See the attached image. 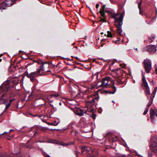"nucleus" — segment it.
Segmentation results:
<instances>
[{
    "instance_id": "43",
    "label": "nucleus",
    "mask_w": 157,
    "mask_h": 157,
    "mask_svg": "<svg viewBox=\"0 0 157 157\" xmlns=\"http://www.w3.org/2000/svg\"><path fill=\"white\" fill-rule=\"evenodd\" d=\"M44 129H46V130H48V128H43L42 130L43 131H44Z\"/></svg>"
},
{
    "instance_id": "24",
    "label": "nucleus",
    "mask_w": 157,
    "mask_h": 157,
    "mask_svg": "<svg viewBox=\"0 0 157 157\" xmlns=\"http://www.w3.org/2000/svg\"><path fill=\"white\" fill-rule=\"evenodd\" d=\"M107 37H112V35L111 33V32H110L109 31H108L107 32Z\"/></svg>"
},
{
    "instance_id": "59",
    "label": "nucleus",
    "mask_w": 157,
    "mask_h": 157,
    "mask_svg": "<svg viewBox=\"0 0 157 157\" xmlns=\"http://www.w3.org/2000/svg\"><path fill=\"white\" fill-rule=\"evenodd\" d=\"M51 105V106H53V105Z\"/></svg>"
},
{
    "instance_id": "22",
    "label": "nucleus",
    "mask_w": 157,
    "mask_h": 157,
    "mask_svg": "<svg viewBox=\"0 0 157 157\" xmlns=\"http://www.w3.org/2000/svg\"><path fill=\"white\" fill-rule=\"evenodd\" d=\"M103 18H101V17H99V18L100 19L99 20V21H102L103 22H106V20L105 18V17H103Z\"/></svg>"
},
{
    "instance_id": "1",
    "label": "nucleus",
    "mask_w": 157,
    "mask_h": 157,
    "mask_svg": "<svg viewBox=\"0 0 157 157\" xmlns=\"http://www.w3.org/2000/svg\"><path fill=\"white\" fill-rule=\"evenodd\" d=\"M10 78V79L4 82L0 86V92L3 93L0 99V104H6L7 103L6 101L2 98L9 95H10H10L14 93V86L16 85L18 83L19 80L17 77L12 76Z\"/></svg>"
},
{
    "instance_id": "5",
    "label": "nucleus",
    "mask_w": 157,
    "mask_h": 157,
    "mask_svg": "<svg viewBox=\"0 0 157 157\" xmlns=\"http://www.w3.org/2000/svg\"><path fill=\"white\" fill-rule=\"evenodd\" d=\"M35 62L37 63L39 65H40L39 69L38 70L40 73L41 72H51L50 69L51 67L50 65L47 62H44L43 61L38 59L36 60H35Z\"/></svg>"
},
{
    "instance_id": "50",
    "label": "nucleus",
    "mask_w": 157,
    "mask_h": 157,
    "mask_svg": "<svg viewBox=\"0 0 157 157\" xmlns=\"http://www.w3.org/2000/svg\"><path fill=\"white\" fill-rule=\"evenodd\" d=\"M112 101V102L113 103H115V102L114 101Z\"/></svg>"
},
{
    "instance_id": "21",
    "label": "nucleus",
    "mask_w": 157,
    "mask_h": 157,
    "mask_svg": "<svg viewBox=\"0 0 157 157\" xmlns=\"http://www.w3.org/2000/svg\"><path fill=\"white\" fill-rule=\"evenodd\" d=\"M99 13H100L101 16L102 17H105V14L104 12V11H100L99 12H98L97 13V14H99Z\"/></svg>"
},
{
    "instance_id": "11",
    "label": "nucleus",
    "mask_w": 157,
    "mask_h": 157,
    "mask_svg": "<svg viewBox=\"0 0 157 157\" xmlns=\"http://www.w3.org/2000/svg\"><path fill=\"white\" fill-rule=\"evenodd\" d=\"M114 77L115 78V80L118 85H122L125 82L126 78L125 77L117 76V77Z\"/></svg>"
},
{
    "instance_id": "15",
    "label": "nucleus",
    "mask_w": 157,
    "mask_h": 157,
    "mask_svg": "<svg viewBox=\"0 0 157 157\" xmlns=\"http://www.w3.org/2000/svg\"><path fill=\"white\" fill-rule=\"evenodd\" d=\"M79 126L81 127V128H87L86 126H88L86 121H84L83 119H80L79 122Z\"/></svg>"
},
{
    "instance_id": "16",
    "label": "nucleus",
    "mask_w": 157,
    "mask_h": 157,
    "mask_svg": "<svg viewBox=\"0 0 157 157\" xmlns=\"http://www.w3.org/2000/svg\"><path fill=\"white\" fill-rule=\"evenodd\" d=\"M14 1V0H6L4 2L7 6H10L13 4Z\"/></svg>"
},
{
    "instance_id": "10",
    "label": "nucleus",
    "mask_w": 157,
    "mask_h": 157,
    "mask_svg": "<svg viewBox=\"0 0 157 157\" xmlns=\"http://www.w3.org/2000/svg\"><path fill=\"white\" fill-rule=\"evenodd\" d=\"M144 66L145 71L147 73H148L151 69V61L147 59L144 60Z\"/></svg>"
},
{
    "instance_id": "42",
    "label": "nucleus",
    "mask_w": 157,
    "mask_h": 157,
    "mask_svg": "<svg viewBox=\"0 0 157 157\" xmlns=\"http://www.w3.org/2000/svg\"><path fill=\"white\" fill-rule=\"evenodd\" d=\"M43 121V122H44V121ZM46 123H47L48 125H51V123H48V122H46Z\"/></svg>"
},
{
    "instance_id": "19",
    "label": "nucleus",
    "mask_w": 157,
    "mask_h": 157,
    "mask_svg": "<svg viewBox=\"0 0 157 157\" xmlns=\"http://www.w3.org/2000/svg\"><path fill=\"white\" fill-rule=\"evenodd\" d=\"M86 128H82L81 129V130L83 132L85 133H86V132H90V130L89 129V127H88L86 126Z\"/></svg>"
},
{
    "instance_id": "31",
    "label": "nucleus",
    "mask_w": 157,
    "mask_h": 157,
    "mask_svg": "<svg viewBox=\"0 0 157 157\" xmlns=\"http://www.w3.org/2000/svg\"><path fill=\"white\" fill-rule=\"evenodd\" d=\"M120 66H121L122 68H125L126 67V64H121Z\"/></svg>"
},
{
    "instance_id": "38",
    "label": "nucleus",
    "mask_w": 157,
    "mask_h": 157,
    "mask_svg": "<svg viewBox=\"0 0 157 157\" xmlns=\"http://www.w3.org/2000/svg\"><path fill=\"white\" fill-rule=\"evenodd\" d=\"M75 155L76 156V157H78V154L77 152L76 151H75Z\"/></svg>"
},
{
    "instance_id": "46",
    "label": "nucleus",
    "mask_w": 157,
    "mask_h": 157,
    "mask_svg": "<svg viewBox=\"0 0 157 157\" xmlns=\"http://www.w3.org/2000/svg\"><path fill=\"white\" fill-rule=\"evenodd\" d=\"M37 133H38V132H35L34 133V136H35V135H36V134Z\"/></svg>"
},
{
    "instance_id": "25",
    "label": "nucleus",
    "mask_w": 157,
    "mask_h": 157,
    "mask_svg": "<svg viewBox=\"0 0 157 157\" xmlns=\"http://www.w3.org/2000/svg\"><path fill=\"white\" fill-rule=\"evenodd\" d=\"M59 94H53L51 95L50 96L51 97V98H52L53 97H58L59 96Z\"/></svg>"
},
{
    "instance_id": "12",
    "label": "nucleus",
    "mask_w": 157,
    "mask_h": 157,
    "mask_svg": "<svg viewBox=\"0 0 157 157\" xmlns=\"http://www.w3.org/2000/svg\"><path fill=\"white\" fill-rule=\"evenodd\" d=\"M145 51H148L150 53H153L156 51V46L154 45H150L144 48Z\"/></svg>"
},
{
    "instance_id": "56",
    "label": "nucleus",
    "mask_w": 157,
    "mask_h": 157,
    "mask_svg": "<svg viewBox=\"0 0 157 157\" xmlns=\"http://www.w3.org/2000/svg\"><path fill=\"white\" fill-rule=\"evenodd\" d=\"M33 116H34V117H36V116L37 115H34Z\"/></svg>"
},
{
    "instance_id": "37",
    "label": "nucleus",
    "mask_w": 157,
    "mask_h": 157,
    "mask_svg": "<svg viewBox=\"0 0 157 157\" xmlns=\"http://www.w3.org/2000/svg\"><path fill=\"white\" fill-rule=\"evenodd\" d=\"M99 6V4H97L96 5V7L97 8H98Z\"/></svg>"
},
{
    "instance_id": "34",
    "label": "nucleus",
    "mask_w": 157,
    "mask_h": 157,
    "mask_svg": "<svg viewBox=\"0 0 157 157\" xmlns=\"http://www.w3.org/2000/svg\"><path fill=\"white\" fill-rule=\"evenodd\" d=\"M145 16L146 18H147L150 19L151 17V16H148L147 14H145Z\"/></svg>"
},
{
    "instance_id": "36",
    "label": "nucleus",
    "mask_w": 157,
    "mask_h": 157,
    "mask_svg": "<svg viewBox=\"0 0 157 157\" xmlns=\"http://www.w3.org/2000/svg\"><path fill=\"white\" fill-rule=\"evenodd\" d=\"M44 155L45 157H50V156L49 155L47 154H45Z\"/></svg>"
},
{
    "instance_id": "51",
    "label": "nucleus",
    "mask_w": 157,
    "mask_h": 157,
    "mask_svg": "<svg viewBox=\"0 0 157 157\" xmlns=\"http://www.w3.org/2000/svg\"><path fill=\"white\" fill-rule=\"evenodd\" d=\"M3 55L2 54H1L0 55V57H1L2 56H3Z\"/></svg>"
},
{
    "instance_id": "52",
    "label": "nucleus",
    "mask_w": 157,
    "mask_h": 157,
    "mask_svg": "<svg viewBox=\"0 0 157 157\" xmlns=\"http://www.w3.org/2000/svg\"><path fill=\"white\" fill-rule=\"evenodd\" d=\"M117 40H119L120 41V38H118Z\"/></svg>"
},
{
    "instance_id": "20",
    "label": "nucleus",
    "mask_w": 157,
    "mask_h": 157,
    "mask_svg": "<svg viewBox=\"0 0 157 157\" xmlns=\"http://www.w3.org/2000/svg\"><path fill=\"white\" fill-rule=\"evenodd\" d=\"M155 39V36L154 35H151L148 38V41L150 43H151Z\"/></svg>"
},
{
    "instance_id": "54",
    "label": "nucleus",
    "mask_w": 157,
    "mask_h": 157,
    "mask_svg": "<svg viewBox=\"0 0 157 157\" xmlns=\"http://www.w3.org/2000/svg\"><path fill=\"white\" fill-rule=\"evenodd\" d=\"M89 9H90V8H89ZM90 11L92 13V10H90Z\"/></svg>"
},
{
    "instance_id": "32",
    "label": "nucleus",
    "mask_w": 157,
    "mask_h": 157,
    "mask_svg": "<svg viewBox=\"0 0 157 157\" xmlns=\"http://www.w3.org/2000/svg\"><path fill=\"white\" fill-rule=\"evenodd\" d=\"M74 144V141H73V142H68L67 143V145H72V144Z\"/></svg>"
},
{
    "instance_id": "30",
    "label": "nucleus",
    "mask_w": 157,
    "mask_h": 157,
    "mask_svg": "<svg viewBox=\"0 0 157 157\" xmlns=\"http://www.w3.org/2000/svg\"><path fill=\"white\" fill-rule=\"evenodd\" d=\"M15 99H16L15 98H13V99H10V101H9V103H10V104H11L12 102H13L14 100H15Z\"/></svg>"
},
{
    "instance_id": "3",
    "label": "nucleus",
    "mask_w": 157,
    "mask_h": 157,
    "mask_svg": "<svg viewBox=\"0 0 157 157\" xmlns=\"http://www.w3.org/2000/svg\"><path fill=\"white\" fill-rule=\"evenodd\" d=\"M100 87H102L103 89L111 87L113 90L112 92L113 94L115 92L116 89L114 86V81L112 80L110 77H106L102 78L101 85H98V84H92L88 86L85 90V92L86 94H89Z\"/></svg>"
},
{
    "instance_id": "29",
    "label": "nucleus",
    "mask_w": 157,
    "mask_h": 157,
    "mask_svg": "<svg viewBox=\"0 0 157 157\" xmlns=\"http://www.w3.org/2000/svg\"><path fill=\"white\" fill-rule=\"evenodd\" d=\"M5 134H6L8 136H10V134H9L8 133H7L6 132H3V133L0 134V136L2 135H4Z\"/></svg>"
},
{
    "instance_id": "18",
    "label": "nucleus",
    "mask_w": 157,
    "mask_h": 157,
    "mask_svg": "<svg viewBox=\"0 0 157 157\" xmlns=\"http://www.w3.org/2000/svg\"><path fill=\"white\" fill-rule=\"evenodd\" d=\"M142 1H141L140 2L138 3V7L139 10V13L140 14L143 15H144V12L143 11L141 10V5Z\"/></svg>"
},
{
    "instance_id": "55",
    "label": "nucleus",
    "mask_w": 157,
    "mask_h": 157,
    "mask_svg": "<svg viewBox=\"0 0 157 157\" xmlns=\"http://www.w3.org/2000/svg\"><path fill=\"white\" fill-rule=\"evenodd\" d=\"M93 24H94V21H93Z\"/></svg>"
},
{
    "instance_id": "35",
    "label": "nucleus",
    "mask_w": 157,
    "mask_h": 157,
    "mask_svg": "<svg viewBox=\"0 0 157 157\" xmlns=\"http://www.w3.org/2000/svg\"><path fill=\"white\" fill-rule=\"evenodd\" d=\"M61 145L63 146H66L68 145H67V143H62V144H61Z\"/></svg>"
},
{
    "instance_id": "2",
    "label": "nucleus",
    "mask_w": 157,
    "mask_h": 157,
    "mask_svg": "<svg viewBox=\"0 0 157 157\" xmlns=\"http://www.w3.org/2000/svg\"><path fill=\"white\" fill-rule=\"evenodd\" d=\"M87 98L89 99L86 103V106L87 108V110L79 108H77L74 111V112L76 115L82 116H83L84 114L86 113L87 111L93 112L94 111V104L98 101L99 98L98 94L95 93L91 95H88Z\"/></svg>"
},
{
    "instance_id": "4",
    "label": "nucleus",
    "mask_w": 157,
    "mask_h": 157,
    "mask_svg": "<svg viewBox=\"0 0 157 157\" xmlns=\"http://www.w3.org/2000/svg\"><path fill=\"white\" fill-rule=\"evenodd\" d=\"M119 13H112L111 14V17L115 19V25L117 28V34L119 36L122 35L121 33L122 31L121 26L123 24V13H121L119 17L117 16Z\"/></svg>"
},
{
    "instance_id": "39",
    "label": "nucleus",
    "mask_w": 157,
    "mask_h": 157,
    "mask_svg": "<svg viewBox=\"0 0 157 157\" xmlns=\"http://www.w3.org/2000/svg\"><path fill=\"white\" fill-rule=\"evenodd\" d=\"M119 40H116V41L115 42V44H118V42H119Z\"/></svg>"
},
{
    "instance_id": "60",
    "label": "nucleus",
    "mask_w": 157,
    "mask_h": 157,
    "mask_svg": "<svg viewBox=\"0 0 157 157\" xmlns=\"http://www.w3.org/2000/svg\"><path fill=\"white\" fill-rule=\"evenodd\" d=\"M7 140H10V139H7Z\"/></svg>"
},
{
    "instance_id": "6",
    "label": "nucleus",
    "mask_w": 157,
    "mask_h": 157,
    "mask_svg": "<svg viewBox=\"0 0 157 157\" xmlns=\"http://www.w3.org/2000/svg\"><path fill=\"white\" fill-rule=\"evenodd\" d=\"M81 150L82 154H87L88 157H98V153L95 151H94L89 147H81Z\"/></svg>"
},
{
    "instance_id": "13",
    "label": "nucleus",
    "mask_w": 157,
    "mask_h": 157,
    "mask_svg": "<svg viewBox=\"0 0 157 157\" xmlns=\"http://www.w3.org/2000/svg\"><path fill=\"white\" fill-rule=\"evenodd\" d=\"M116 74V75L115 77H117V76H118L122 77H125L126 75V72L121 69L116 70L113 73V74Z\"/></svg>"
},
{
    "instance_id": "58",
    "label": "nucleus",
    "mask_w": 157,
    "mask_h": 157,
    "mask_svg": "<svg viewBox=\"0 0 157 157\" xmlns=\"http://www.w3.org/2000/svg\"><path fill=\"white\" fill-rule=\"evenodd\" d=\"M41 116H39V117H41Z\"/></svg>"
},
{
    "instance_id": "26",
    "label": "nucleus",
    "mask_w": 157,
    "mask_h": 157,
    "mask_svg": "<svg viewBox=\"0 0 157 157\" xmlns=\"http://www.w3.org/2000/svg\"><path fill=\"white\" fill-rule=\"evenodd\" d=\"M151 100L150 102H149L148 104L147 105V106L146 108H148V109H149L150 106L151 105V103L152 102V100Z\"/></svg>"
},
{
    "instance_id": "53",
    "label": "nucleus",
    "mask_w": 157,
    "mask_h": 157,
    "mask_svg": "<svg viewBox=\"0 0 157 157\" xmlns=\"http://www.w3.org/2000/svg\"><path fill=\"white\" fill-rule=\"evenodd\" d=\"M2 59L0 58V62H1Z\"/></svg>"
},
{
    "instance_id": "49",
    "label": "nucleus",
    "mask_w": 157,
    "mask_h": 157,
    "mask_svg": "<svg viewBox=\"0 0 157 157\" xmlns=\"http://www.w3.org/2000/svg\"><path fill=\"white\" fill-rule=\"evenodd\" d=\"M9 137H11V138H13V137H14V135H13L12 136H9Z\"/></svg>"
},
{
    "instance_id": "48",
    "label": "nucleus",
    "mask_w": 157,
    "mask_h": 157,
    "mask_svg": "<svg viewBox=\"0 0 157 157\" xmlns=\"http://www.w3.org/2000/svg\"><path fill=\"white\" fill-rule=\"evenodd\" d=\"M155 72L156 73H157V68H156V69L155 70Z\"/></svg>"
},
{
    "instance_id": "28",
    "label": "nucleus",
    "mask_w": 157,
    "mask_h": 157,
    "mask_svg": "<svg viewBox=\"0 0 157 157\" xmlns=\"http://www.w3.org/2000/svg\"><path fill=\"white\" fill-rule=\"evenodd\" d=\"M148 110V108H146L145 110L144 111L143 113L144 115H145L147 113Z\"/></svg>"
},
{
    "instance_id": "44",
    "label": "nucleus",
    "mask_w": 157,
    "mask_h": 157,
    "mask_svg": "<svg viewBox=\"0 0 157 157\" xmlns=\"http://www.w3.org/2000/svg\"><path fill=\"white\" fill-rule=\"evenodd\" d=\"M25 147H27V148H30V147H31L30 146H27L26 145H25Z\"/></svg>"
},
{
    "instance_id": "45",
    "label": "nucleus",
    "mask_w": 157,
    "mask_h": 157,
    "mask_svg": "<svg viewBox=\"0 0 157 157\" xmlns=\"http://www.w3.org/2000/svg\"><path fill=\"white\" fill-rule=\"evenodd\" d=\"M14 131V130L11 129H10V132H12L13 131Z\"/></svg>"
},
{
    "instance_id": "47",
    "label": "nucleus",
    "mask_w": 157,
    "mask_h": 157,
    "mask_svg": "<svg viewBox=\"0 0 157 157\" xmlns=\"http://www.w3.org/2000/svg\"><path fill=\"white\" fill-rule=\"evenodd\" d=\"M33 128H31L29 130V132H31L32 131V129Z\"/></svg>"
},
{
    "instance_id": "27",
    "label": "nucleus",
    "mask_w": 157,
    "mask_h": 157,
    "mask_svg": "<svg viewBox=\"0 0 157 157\" xmlns=\"http://www.w3.org/2000/svg\"><path fill=\"white\" fill-rule=\"evenodd\" d=\"M105 5H103L102 6V7L100 9V11H105Z\"/></svg>"
},
{
    "instance_id": "17",
    "label": "nucleus",
    "mask_w": 157,
    "mask_h": 157,
    "mask_svg": "<svg viewBox=\"0 0 157 157\" xmlns=\"http://www.w3.org/2000/svg\"><path fill=\"white\" fill-rule=\"evenodd\" d=\"M157 87H155L151 95L150 100H152V101H153V98L154 97L155 93L157 91Z\"/></svg>"
},
{
    "instance_id": "7",
    "label": "nucleus",
    "mask_w": 157,
    "mask_h": 157,
    "mask_svg": "<svg viewBox=\"0 0 157 157\" xmlns=\"http://www.w3.org/2000/svg\"><path fill=\"white\" fill-rule=\"evenodd\" d=\"M150 147L151 151L157 155V136H152L151 139Z\"/></svg>"
},
{
    "instance_id": "40",
    "label": "nucleus",
    "mask_w": 157,
    "mask_h": 157,
    "mask_svg": "<svg viewBox=\"0 0 157 157\" xmlns=\"http://www.w3.org/2000/svg\"><path fill=\"white\" fill-rule=\"evenodd\" d=\"M57 141V140H53L52 142V143H56V142Z\"/></svg>"
},
{
    "instance_id": "9",
    "label": "nucleus",
    "mask_w": 157,
    "mask_h": 157,
    "mask_svg": "<svg viewBox=\"0 0 157 157\" xmlns=\"http://www.w3.org/2000/svg\"><path fill=\"white\" fill-rule=\"evenodd\" d=\"M142 86H143L145 87V94L147 96V98L148 99L149 97L148 95L150 94V92L147 83L144 75H143L142 76Z\"/></svg>"
},
{
    "instance_id": "8",
    "label": "nucleus",
    "mask_w": 157,
    "mask_h": 157,
    "mask_svg": "<svg viewBox=\"0 0 157 157\" xmlns=\"http://www.w3.org/2000/svg\"><path fill=\"white\" fill-rule=\"evenodd\" d=\"M37 70V71L32 72L30 73H28L26 74L27 77L30 78L31 81L34 82L36 81V78L38 76H41L42 74L38 71Z\"/></svg>"
},
{
    "instance_id": "14",
    "label": "nucleus",
    "mask_w": 157,
    "mask_h": 157,
    "mask_svg": "<svg viewBox=\"0 0 157 157\" xmlns=\"http://www.w3.org/2000/svg\"><path fill=\"white\" fill-rule=\"evenodd\" d=\"M155 115L157 117V110L155 109L154 110L151 109L150 111V118L152 122L154 124L155 123V121L154 120L155 118Z\"/></svg>"
},
{
    "instance_id": "57",
    "label": "nucleus",
    "mask_w": 157,
    "mask_h": 157,
    "mask_svg": "<svg viewBox=\"0 0 157 157\" xmlns=\"http://www.w3.org/2000/svg\"><path fill=\"white\" fill-rule=\"evenodd\" d=\"M76 59H78V57H76Z\"/></svg>"
},
{
    "instance_id": "41",
    "label": "nucleus",
    "mask_w": 157,
    "mask_h": 157,
    "mask_svg": "<svg viewBox=\"0 0 157 157\" xmlns=\"http://www.w3.org/2000/svg\"><path fill=\"white\" fill-rule=\"evenodd\" d=\"M57 125V124H54V123H51V125Z\"/></svg>"
},
{
    "instance_id": "33",
    "label": "nucleus",
    "mask_w": 157,
    "mask_h": 157,
    "mask_svg": "<svg viewBox=\"0 0 157 157\" xmlns=\"http://www.w3.org/2000/svg\"><path fill=\"white\" fill-rule=\"evenodd\" d=\"M96 115L94 113H93L92 116V117L93 119H95L96 117Z\"/></svg>"
},
{
    "instance_id": "23",
    "label": "nucleus",
    "mask_w": 157,
    "mask_h": 157,
    "mask_svg": "<svg viewBox=\"0 0 157 157\" xmlns=\"http://www.w3.org/2000/svg\"><path fill=\"white\" fill-rule=\"evenodd\" d=\"M10 105H11V104L9 103H8V104H6V106L3 112H5L6 111H7Z\"/></svg>"
}]
</instances>
